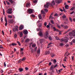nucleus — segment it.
<instances>
[{
    "instance_id": "f257e3e1",
    "label": "nucleus",
    "mask_w": 75,
    "mask_h": 75,
    "mask_svg": "<svg viewBox=\"0 0 75 75\" xmlns=\"http://www.w3.org/2000/svg\"><path fill=\"white\" fill-rule=\"evenodd\" d=\"M49 35V34L48 33V31H47L44 34V37L45 39H47Z\"/></svg>"
},
{
    "instance_id": "f03ea898",
    "label": "nucleus",
    "mask_w": 75,
    "mask_h": 75,
    "mask_svg": "<svg viewBox=\"0 0 75 75\" xmlns=\"http://www.w3.org/2000/svg\"><path fill=\"white\" fill-rule=\"evenodd\" d=\"M6 12L8 14H11L13 13V11H12V8H9L8 9L6 10Z\"/></svg>"
},
{
    "instance_id": "7ed1b4c3",
    "label": "nucleus",
    "mask_w": 75,
    "mask_h": 75,
    "mask_svg": "<svg viewBox=\"0 0 75 75\" xmlns=\"http://www.w3.org/2000/svg\"><path fill=\"white\" fill-rule=\"evenodd\" d=\"M50 3L49 2H47L46 3V4H45L44 5V7L45 8H48V7L50 6Z\"/></svg>"
},
{
    "instance_id": "20e7f679",
    "label": "nucleus",
    "mask_w": 75,
    "mask_h": 75,
    "mask_svg": "<svg viewBox=\"0 0 75 75\" xmlns=\"http://www.w3.org/2000/svg\"><path fill=\"white\" fill-rule=\"evenodd\" d=\"M18 27L17 26H16L15 28L13 29V31L15 32L16 31H18Z\"/></svg>"
},
{
    "instance_id": "39448f33",
    "label": "nucleus",
    "mask_w": 75,
    "mask_h": 75,
    "mask_svg": "<svg viewBox=\"0 0 75 75\" xmlns=\"http://www.w3.org/2000/svg\"><path fill=\"white\" fill-rule=\"evenodd\" d=\"M28 11L29 14H31L33 13V9H29L28 10Z\"/></svg>"
},
{
    "instance_id": "423d86ee",
    "label": "nucleus",
    "mask_w": 75,
    "mask_h": 75,
    "mask_svg": "<svg viewBox=\"0 0 75 75\" xmlns=\"http://www.w3.org/2000/svg\"><path fill=\"white\" fill-rule=\"evenodd\" d=\"M53 0V1H52L51 3H50V5L52 7H53V5L55 6V1Z\"/></svg>"
},
{
    "instance_id": "0eeeda50",
    "label": "nucleus",
    "mask_w": 75,
    "mask_h": 75,
    "mask_svg": "<svg viewBox=\"0 0 75 75\" xmlns=\"http://www.w3.org/2000/svg\"><path fill=\"white\" fill-rule=\"evenodd\" d=\"M56 3H60L62 2V0H55Z\"/></svg>"
},
{
    "instance_id": "6e6552de",
    "label": "nucleus",
    "mask_w": 75,
    "mask_h": 75,
    "mask_svg": "<svg viewBox=\"0 0 75 75\" xmlns=\"http://www.w3.org/2000/svg\"><path fill=\"white\" fill-rule=\"evenodd\" d=\"M65 39H64V41L65 42H67L68 40V38L67 37H65Z\"/></svg>"
},
{
    "instance_id": "1a4fd4ad",
    "label": "nucleus",
    "mask_w": 75,
    "mask_h": 75,
    "mask_svg": "<svg viewBox=\"0 0 75 75\" xmlns=\"http://www.w3.org/2000/svg\"><path fill=\"white\" fill-rule=\"evenodd\" d=\"M68 54V52H66L64 55L65 59H67V58L65 57H68V56L69 55V54Z\"/></svg>"
},
{
    "instance_id": "9d476101",
    "label": "nucleus",
    "mask_w": 75,
    "mask_h": 75,
    "mask_svg": "<svg viewBox=\"0 0 75 75\" xmlns=\"http://www.w3.org/2000/svg\"><path fill=\"white\" fill-rule=\"evenodd\" d=\"M23 28H24V26L23 25H21L19 28L20 30H22L23 29Z\"/></svg>"
},
{
    "instance_id": "9b49d317",
    "label": "nucleus",
    "mask_w": 75,
    "mask_h": 75,
    "mask_svg": "<svg viewBox=\"0 0 75 75\" xmlns=\"http://www.w3.org/2000/svg\"><path fill=\"white\" fill-rule=\"evenodd\" d=\"M23 33L24 34H25V35H27V34H28V31H27V30H24Z\"/></svg>"
},
{
    "instance_id": "f8f14e48",
    "label": "nucleus",
    "mask_w": 75,
    "mask_h": 75,
    "mask_svg": "<svg viewBox=\"0 0 75 75\" xmlns=\"http://www.w3.org/2000/svg\"><path fill=\"white\" fill-rule=\"evenodd\" d=\"M40 44H42V43L44 41V39H41L40 40Z\"/></svg>"
},
{
    "instance_id": "ddd939ff",
    "label": "nucleus",
    "mask_w": 75,
    "mask_h": 75,
    "mask_svg": "<svg viewBox=\"0 0 75 75\" xmlns=\"http://www.w3.org/2000/svg\"><path fill=\"white\" fill-rule=\"evenodd\" d=\"M9 23H11V24H12L14 23V20H9L8 21Z\"/></svg>"
},
{
    "instance_id": "4468645a",
    "label": "nucleus",
    "mask_w": 75,
    "mask_h": 75,
    "mask_svg": "<svg viewBox=\"0 0 75 75\" xmlns=\"http://www.w3.org/2000/svg\"><path fill=\"white\" fill-rule=\"evenodd\" d=\"M39 34L40 37H43V35H44L43 34H42L41 32H40L39 33Z\"/></svg>"
},
{
    "instance_id": "2eb2a0df",
    "label": "nucleus",
    "mask_w": 75,
    "mask_h": 75,
    "mask_svg": "<svg viewBox=\"0 0 75 75\" xmlns=\"http://www.w3.org/2000/svg\"><path fill=\"white\" fill-rule=\"evenodd\" d=\"M5 26H7V18H6V17H5Z\"/></svg>"
},
{
    "instance_id": "dca6fc26",
    "label": "nucleus",
    "mask_w": 75,
    "mask_h": 75,
    "mask_svg": "<svg viewBox=\"0 0 75 75\" xmlns=\"http://www.w3.org/2000/svg\"><path fill=\"white\" fill-rule=\"evenodd\" d=\"M17 45L16 44H14V43H13L11 44H10L9 45V46L10 47H11V46H15V45Z\"/></svg>"
},
{
    "instance_id": "f3484780",
    "label": "nucleus",
    "mask_w": 75,
    "mask_h": 75,
    "mask_svg": "<svg viewBox=\"0 0 75 75\" xmlns=\"http://www.w3.org/2000/svg\"><path fill=\"white\" fill-rule=\"evenodd\" d=\"M50 54V52L49 51H46L45 53V55Z\"/></svg>"
},
{
    "instance_id": "a211bd4d",
    "label": "nucleus",
    "mask_w": 75,
    "mask_h": 75,
    "mask_svg": "<svg viewBox=\"0 0 75 75\" xmlns=\"http://www.w3.org/2000/svg\"><path fill=\"white\" fill-rule=\"evenodd\" d=\"M19 72H23V69L22 68H19Z\"/></svg>"
},
{
    "instance_id": "6ab92c4d",
    "label": "nucleus",
    "mask_w": 75,
    "mask_h": 75,
    "mask_svg": "<svg viewBox=\"0 0 75 75\" xmlns=\"http://www.w3.org/2000/svg\"><path fill=\"white\" fill-rule=\"evenodd\" d=\"M65 8L66 10H68L69 8V6L67 5H66L65 6Z\"/></svg>"
},
{
    "instance_id": "aec40b11",
    "label": "nucleus",
    "mask_w": 75,
    "mask_h": 75,
    "mask_svg": "<svg viewBox=\"0 0 75 75\" xmlns=\"http://www.w3.org/2000/svg\"><path fill=\"white\" fill-rule=\"evenodd\" d=\"M75 30H73L72 31H73V33H72V36L73 37H75V32H74L75 31Z\"/></svg>"
},
{
    "instance_id": "412c9836",
    "label": "nucleus",
    "mask_w": 75,
    "mask_h": 75,
    "mask_svg": "<svg viewBox=\"0 0 75 75\" xmlns=\"http://www.w3.org/2000/svg\"><path fill=\"white\" fill-rule=\"evenodd\" d=\"M42 26V24L41 23H39L38 25V27H39V28L41 27Z\"/></svg>"
},
{
    "instance_id": "4be33fe9",
    "label": "nucleus",
    "mask_w": 75,
    "mask_h": 75,
    "mask_svg": "<svg viewBox=\"0 0 75 75\" xmlns=\"http://www.w3.org/2000/svg\"><path fill=\"white\" fill-rule=\"evenodd\" d=\"M51 57H52V58H53V57L55 56V54H51Z\"/></svg>"
},
{
    "instance_id": "5701e85b",
    "label": "nucleus",
    "mask_w": 75,
    "mask_h": 75,
    "mask_svg": "<svg viewBox=\"0 0 75 75\" xmlns=\"http://www.w3.org/2000/svg\"><path fill=\"white\" fill-rule=\"evenodd\" d=\"M30 3H27L26 5V6L27 7H29L30 6Z\"/></svg>"
},
{
    "instance_id": "b1692460",
    "label": "nucleus",
    "mask_w": 75,
    "mask_h": 75,
    "mask_svg": "<svg viewBox=\"0 0 75 75\" xmlns=\"http://www.w3.org/2000/svg\"><path fill=\"white\" fill-rule=\"evenodd\" d=\"M8 17L9 18H13V17L11 15H8Z\"/></svg>"
},
{
    "instance_id": "393cba45",
    "label": "nucleus",
    "mask_w": 75,
    "mask_h": 75,
    "mask_svg": "<svg viewBox=\"0 0 75 75\" xmlns=\"http://www.w3.org/2000/svg\"><path fill=\"white\" fill-rule=\"evenodd\" d=\"M55 38L57 40H59V38H58V37L56 36L55 37Z\"/></svg>"
},
{
    "instance_id": "a878e982",
    "label": "nucleus",
    "mask_w": 75,
    "mask_h": 75,
    "mask_svg": "<svg viewBox=\"0 0 75 75\" xmlns=\"http://www.w3.org/2000/svg\"><path fill=\"white\" fill-rule=\"evenodd\" d=\"M38 17L39 19H41V18H42V16L40 14L39 15Z\"/></svg>"
},
{
    "instance_id": "bb28decb",
    "label": "nucleus",
    "mask_w": 75,
    "mask_h": 75,
    "mask_svg": "<svg viewBox=\"0 0 75 75\" xmlns=\"http://www.w3.org/2000/svg\"><path fill=\"white\" fill-rule=\"evenodd\" d=\"M37 52L38 53V54H40V49L39 48V49L37 51Z\"/></svg>"
},
{
    "instance_id": "cd10ccee",
    "label": "nucleus",
    "mask_w": 75,
    "mask_h": 75,
    "mask_svg": "<svg viewBox=\"0 0 75 75\" xmlns=\"http://www.w3.org/2000/svg\"><path fill=\"white\" fill-rule=\"evenodd\" d=\"M21 55L23 56V54H24V52L23 51H21Z\"/></svg>"
},
{
    "instance_id": "c85d7f7f",
    "label": "nucleus",
    "mask_w": 75,
    "mask_h": 75,
    "mask_svg": "<svg viewBox=\"0 0 75 75\" xmlns=\"http://www.w3.org/2000/svg\"><path fill=\"white\" fill-rule=\"evenodd\" d=\"M31 16L32 17H33L34 18L35 17V16L33 14H31Z\"/></svg>"
},
{
    "instance_id": "c756f323",
    "label": "nucleus",
    "mask_w": 75,
    "mask_h": 75,
    "mask_svg": "<svg viewBox=\"0 0 75 75\" xmlns=\"http://www.w3.org/2000/svg\"><path fill=\"white\" fill-rule=\"evenodd\" d=\"M41 30V31H42V30L41 29H40V28H37V29H36V30H37V31H39V30Z\"/></svg>"
},
{
    "instance_id": "7c9ffc66",
    "label": "nucleus",
    "mask_w": 75,
    "mask_h": 75,
    "mask_svg": "<svg viewBox=\"0 0 75 75\" xmlns=\"http://www.w3.org/2000/svg\"><path fill=\"white\" fill-rule=\"evenodd\" d=\"M20 35V37H23V33L22 32H21Z\"/></svg>"
},
{
    "instance_id": "2f4dec72",
    "label": "nucleus",
    "mask_w": 75,
    "mask_h": 75,
    "mask_svg": "<svg viewBox=\"0 0 75 75\" xmlns=\"http://www.w3.org/2000/svg\"><path fill=\"white\" fill-rule=\"evenodd\" d=\"M17 37V34H15L14 35V38H16Z\"/></svg>"
},
{
    "instance_id": "473e14b6",
    "label": "nucleus",
    "mask_w": 75,
    "mask_h": 75,
    "mask_svg": "<svg viewBox=\"0 0 75 75\" xmlns=\"http://www.w3.org/2000/svg\"><path fill=\"white\" fill-rule=\"evenodd\" d=\"M25 57H24L22 58V59L21 60V61H25Z\"/></svg>"
},
{
    "instance_id": "72a5a7b5",
    "label": "nucleus",
    "mask_w": 75,
    "mask_h": 75,
    "mask_svg": "<svg viewBox=\"0 0 75 75\" xmlns=\"http://www.w3.org/2000/svg\"><path fill=\"white\" fill-rule=\"evenodd\" d=\"M8 1L10 2V3H12V4H13V1L12 0H8Z\"/></svg>"
},
{
    "instance_id": "f704fd0d",
    "label": "nucleus",
    "mask_w": 75,
    "mask_h": 75,
    "mask_svg": "<svg viewBox=\"0 0 75 75\" xmlns=\"http://www.w3.org/2000/svg\"><path fill=\"white\" fill-rule=\"evenodd\" d=\"M72 30L71 29H69V30H68L66 32V33H64V34H65L66 33H67V32H69V31H71Z\"/></svg>"
},
{
    "instance_id": "c9c22d12",
    "label": "nucleus",
    "mask_w": 75,
    "mask_h": 75,
    "mask_svg": "<svg viewBox=\"0 0 75 75\" xmlns=\"http://www.w3.org/2000/svg\"><path fill=\"white\" fill-rule=\"evenodd\" d=\"M64 29H68V27L67 26H65L64 27Z\"/></svg>"
},
{
    "instance_id": "e433bc0d",
    "label": "nucleus",
    "mask_w": 75,
    "mask_h": 75,
    "mask_svg": "<svg viewBox=\"0 0 75 75\" xmlns=\"http://www.w3.org/2000/svg\"><path fill=\"white\" fill-rule=\"evenodd\" d=\"M73 33V32H70L69 33V35H70V36H72V35Z\"/></svg>"
},
{
    "instance_id": "4c0bfd02",
    "label": "nucleus",
    "mask_w": 75,
    "mask_h": 75,
    "mask_svg": "<svg viewBox=\"0 0 75 75\" xmlns=\"http://www.w3.org/2000/svg\"><path fill=\"white\" fill-rule=\"evenodd\" d=\"M41 13H42V14H44L45 13V12H44V11H41Z\"/></svg>"
},
{
    "instance_id": "58836bf2",
    "label": "nucleus",
    "mask_w": 75,
    "mask_h": 75,
    "mask_svg": "<svg viewBox=\"0 0 75 75\" xmlns=\"http://www.w3.org/2000/svg\"><path fill=\"white\" fill-rule=\"evenodd\" d=\"M44 11L45 12H48V9H45Z\"/></svg>"
},
{
    "instance_id": "ea45409f",
    "label": "nucleus",
    "mask_w": 75,
    "mask_h": 75,
    "mask_svg": "<svg viewBox=\"0 0 75 75\" xmlns=\"http://www.w3.org/2000/svg\"><path fill=\"white\" fill-rule=\"evenodd\" d=\"M62 17H63V18H66V17H67L66 15H63Z\"/></svg>"
},
{
    "instance_id": "a19ab883",
    "label": "nucleus",
    "mask_w": 75,
    "mask_h": 75,
    "mask_svg": "<svg viewBox=\"0 0 75 75\" xmlns=\"http://www.w3.org/2000/svg\"><path fill=\"white\" fill-rule=\"evenodd\" d=\"M53 30H54L55 31H56V30L57 29H56V28H55V27H53Z\"/></svg>"
},
{
    "instance_id": "79ce46f5",
    "label": "nucleus",
    "mask_w": 75,
    "mask_h": 75,
    "mask_svg": "<svg viewBox=\"0 0 75 75\" xmlns=\"http://www.w3.org/2000/svg\"><path fill=\"white\" fill-rule=\"evenodd\" d=\"M37 1L35 0H34L33 1V3H37Z\"/></svg>"
},
{
    "instance_id": "37998d69",
    "label": "nucleus",
    "mask_w": 75,
    "mask_h": 75,
    "mask_svg": "<svg viewBox=\"0 0 75 75\" xmlns=\"http://www.w3.org/2000/svg\"><path fill=\"white\" fill-rule=\"evenodd\" d=\"M49 38L50 40H52V38L51 37V36H49Z\"/></svg>"
},
{
    "instance_id": "c03bdc74",
    "label": "nucleus",
    "mask_w": 75,
    "mask_h": 75,
    "mask_svg": "<svg viewBox=\"0 0 75 75\" xmlns=\"http://www.w3.org/2000/svg\"><path fill=\"white\" fill-rule=\"evenodd\" d=\"M6 3H7V4H8V5H9L10 2H8V1H6Z\"/></svg>"
},
{
    "instance_id": "a18cd8bd",
    "label": "nucleus",
    "mask_w": 75,
    "mask_h": 75,
    "mask_svg": "<svg viewBox=\"0 0 75 75\" xmlns=\"http://www.w3.org/2000/svg\"><path fill=\"white\" fill-rule=\"evenodd\" d=\"M17 43H18L19 45L20 46V45H21V44H20V43L19 41H17Z\"/></svg>"
},
{
    "instance_id": "49530a36",
    "label": "nucleus",
    "mask_w": 75,
    "mask_h": 75,
    "mask_svg": "<svg viewBox=\"0 0 75 75\" xmlns=\"http://www.w3.org/2000/svg\"><path fill=\"white\" fill-rule=\"evenodd\" d=\"M62 69L58 70L59 72H60L62 71Z\"/></svg>"
},
{
    "instance_id": "de8ad7c7",
    "label": "nucleus",
    "mask_w": 75,
    "mask_h": 75,
    "mask_svg": "<svg viewBox=\"0 0 75 75\" xmlns=\"http://www.w3.org/2000/svg\"><path fill=\"white\" fill-rule=\"evenodd\" d=\"M47 23L46 22H45L44 25L45 27H46V26L47 25Z\"/></svg>"
},
{
    "instance_id": "09e8293b",
    "label": "nucleus",
    "mask_w": 75,
    "mask_h": 75,
    "mask_svg": "<svg viewBox=\"0 0 75 75\" xmlns=\"http://www.w3.org/2000/svg\"><path fill=\"white\" fill-rule=\"evenodd\" d=\"M35 46H36V45L35 44H34V45H32V47H35Z\"/></svg>"
},
{
    "instance_id": "8fccbe9b",
    "label": "nucleus",
    "mask_w": 75,
    "mask_h": 75,
    "mask_svg": "<svg viewBox=\"0 0 75 75\" xmlns=\"http://www.w3.org/2000/svg\"><path fill=\"white\" fill-rule=\"evenodd\" d=\"M60 41H61V42H63L64 41V39H61V40H60Z\"/></svg>"
},
{
    "instance_id": "3c124183",
    "label": "nucleus",
    "mask_w": 75,
    "mask_h": 75,
    "mask_svg": "<svg viewBox=\"0 0 75 75\" xmlns=\"http://www.w3.org/2000/svg\"><path fill=\"white\" fill-rule=\"evenodd\" d=\"M74 7H72V8L71 9H70V10H71V11H72V10H74Z\"/></svg>"
},
{
    "instance_id": "603ef678",
    "label": "nucleus",
    "mask_w": 75,
    "mask_h": 75,
    "mask_svg": "<svg viewBox=\"0 0 75 75\" xmlns=\"http://www.w3.org/2000/svg\"><path fill=\"white\" fill-rule=\"evenodd\" d=\"M50 22L52 23V24H54V21H52V20H51L50 21Z\"/></svg>"
},
{
    "instance_id": "864d4df0",
    "label": "nucleus",
    "mask_w": 75,
    "mask_h": 75,
    "mask_svg": "<svg viewBox=\"0 0 75 75\" xmlns=\"http://www.w3.org/2000/svg\"><path fill=\"white\" fill-rule=\"evenodd\" d=\"M57 27L58 28H61V27L58 25H57Z\"/></svg>"
},
{
    "instance_id": "5fc2aeb1",
    "label": "nucleus",
    "mask_w": 75,
    "mask_h": 75,
    "mask_svg": "<svg viewBox=\"0 0 75 75\" xmlns=\"http://www.w3.org/2000/svg\"><path fill=\"white\" fill-rule=\"evenodd\" d=\"M30 41V39H27L26 40V42H28Z\"/></svg>"
},
{
    "instance_id": "6e6d98bb",
    "label": "nucleus",
    "mask_w": 75,
    "mask_h": 75,
    "mask_svg": "<svg viewBox=\"0 0 75 75\" xmlns=\"http://www.w3.org/2000/svg\"><path fill=\"white\" fill-rule=\"evenodd\" d=\"M60 46H63V45H64V44H63L62 43H61L60 44Z\"/></svg>"
},
{
    "instance_id": "4d7b16f0",
    "label": "nucleus",
    "mask_w": 75,
    "mask_h": 75,
    "mask_svg": "<svg viewBox=\"0 0 75 75\" xmlns=\"http://www.w3.org/2000/svg\"><path fill=\"white\" fill-rule=\"evenodd\" d=\"M69 20H70V21H71V22H72V18H71L70 17H69Z\"/></svg>"
},
{
    "instance_id": "13d9d810",
    "label": "nucleus",
    "mask_w": 75,
    "mask_h": 75,
    "mask_svg": "<svg viewBox=\"0 0 75 75\" xmlns=\"http://www.w3.org/2000/svg\"><path fill=\"white\" fill-rule=\"evenodd\" d=\"M53 66H52L50 68V69H51V70H52V69L53 68Z\"/></svg>"
},
{
    "instance_id": "bf43d9fd",
    "label": "nucleus",
    "mask_w": 75,
    "mask_h": 75,
    "mask_svg": "<svg viewBox=\"0 0 75 75\" xmlns=\"http://www.w3.org/2000/svg\"><path fill=\"white\" fill-rule=\"evenodd\" d=\"M62 66L64 68H66V66H64V64H62Z\"/></svg>"
},
{
    "instance_id": "052dcab7",
    "label": "nucleus",
    "mask_w": 75,
    "mask_h": 75,
    "mask_svg": "<svg viewBox=\"0 0 75 75\" xmlns=\"http://www.w3.org/2000/svg\"><path fill=\"white\" fill-rule=\"evenodd\" d=\"M74 56H72V57H71V59L72 61H74Z\"/></svg>"
},
{
    "instance_id": "680f3d73",
    "label": "nucleus",
    "mask_w": 75,
    "mask_h": 75,
    "mask_svg": "<svg viewBox=\"0 0 75 75\" xmlns=\"http://www.w3.org/2000/svg\"><path fill=\"white\" fill-rule=\"evenodd\" d=\"M50 18H51V19H52V18H53V17H52V16H51V15H50Z\"/></svg>"
},
{
    "instance_id": "e2e57ef3",
    "label": "nucleus",
    "mask_w": 75,
    "mask_h": 75,
    "mask_svg": "<svg viewBox=\"0 0 75 75\" xmlns=\"http://www.w3.org/2000/svg\"><path fill=\"white\" fill-rule=\"evenodd\" d=\"M72 42L73 43H75V39L73 40Z\"/></svg>"
},
{
    "instance_id": "0e129e2a",
    "label": "nucleus",
    "mask_w": 75,
    "mask_h": 75,
    "mask_svg": "<svg viewBox=\"0 0 75 75\" xmlns=\"http://www.w3.org/2000/svg\"><path fill=\"white\" fill-rule=\"evenodd\" d=\"M4 67H6V64L5 62L4 63Z\"/></svg>"
},
{
    "instance_id": "69168bd1",
    "label": "nucleus",
    "mask_w": 75,
    "mask_h": 75,
    "mask_svg": "<svg viewBox=\"0 0 75 75\" xmlns=\"http://www.w3.org/2000/svg\"><path fill=\"white\" fill-rule=\"evenodd\" d=\"M37 47H36L35 48V51H37Z\"/></svg>"
},
{
    "instance_id": "338daca9",
    "label": "nucleus",
    "mask_w": 75,
    "mask_h": 75,
    "mask_svg": "<svg viewBox=\"0 0 75 75\" xmlns=\"http://www.w3.org/2000/svg\"><path fill=\"white\" fill-rule=\"evenodd\" d=\"M54 62H55V63H56V62H57V61L56 60L54 59V61H53Z\"/></svg>"
},
{
    "instance_id": "774afa93",
    "label": "nucleus",
    "mask_w": 75,
    "mask_h": 75,
    "mask_svg": "<svg viewBox=\"0 0 75 75\" xmlns=\"http://www.w3.org/2000/svg\"><path fill=\"white\" fill-rule=\"evenodd\" d=\"M25 70H26V71H27V70H28V67H26L25 68Z\"/></svg>"
}]
</instances>
